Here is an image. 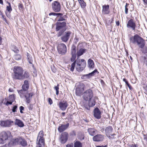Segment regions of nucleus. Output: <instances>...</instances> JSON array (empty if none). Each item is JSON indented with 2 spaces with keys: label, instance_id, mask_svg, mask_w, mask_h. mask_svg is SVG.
Wrapping results in <instances>:
<instances>
[{
  "label": "nucleus",
  "instance_id": "e433bc0d",
  "mask_svg": "<svg viewBox=\"0 0 147 147\" xmlns=\"http://www.w3.org/2000/svg\"><path fill=\"white\" fill-rule=\"evenodd\" d=\"M76 61H74L71 64V67L70 68V70L72 71H74L76 65Z\"/></svg>",
  "mask_w": 147,
  "mask_h": 147
},
{
  "label": "nucleus",
  "instance_id": "de8ad7c7",
  "mask_svg": "<svg viewBox=\"0 0 147 147\" xmlns=\"http://www.w3.org/2000/svg\"><path fill=\"white\" fill-rule=\"evenodd\" d=\"M18 107L17 105L14 106L12 109V111L13 112H16L17 109Z\"/></svg>",
  "mask_w": 147,
  "mask_h": 147
},
{
  "label": "nucleus",
  "instance_id": "2f4dec72",
  "mask_svg": "<svg viewBox=\"0 0 147 147\" xmlns=\"http://www.w3.org/2000/svg\"><path fill=\"white\" fill-rule=\"evenodd\" d=\"M60 16L59 17L58 16H57V18H57V22H61L62 21H65L66 20V19H65L67 17V16L66 15H65L64 16H63V15H59Z\"/></svg>",
  "mask_w": 147,
  "mask_h": 147
},
{
  "label": "nucleus",
  "instance_id": "aec40b11",
  "mask_svg": "<svg viewBox=\"0 0 147 147\" xmlns=\"http://www.w3.org/2000/svg\"><path fill=\"white\" fill-rule=\"evenodd\" d=\"M110 12L109 5L105 4L102 6V14L103 15L109 14Z\"/></svg>",
  "mask_w": 147,
  "mask_h": 147
},
{
  "label": "nucleus",
  "instance_id": "a878e982",
  "mask_svg": "<svg viewBox=\"0 0 147 147\" xmlns=\"http://www.w3.org/2000/svg\"><path fill=\"white\" fill-rule=\"evenodd\" d=\"M98 98L97 97H95L94 98L92 99H90L88 100V103L91 107H94L96 103V101H95V99H97Z\"/></svg>",
  "mask_w": 147,
  "mask_h": 147
},
{
  "label": "nucleus",
  "instance_id": "49530a36",
  "mask_svg": "<svg viewBox=\"0 0 147 147\" xmlns=\"http://www.w3.org/2000/svg\"><path fill=\"white\" fill-rule=\"evenodd\" d=\"M18 6L19 9L20 10H22L24 9L23 5L21 3H19Z\"/></svg>",
  "mask_w": 147,
  "mask_h": 147
},
{
  "label": "nucleus",
  "instance_id": "dca6fc26",
  "mask_svg": "<svg viewBox=\"0 0 147 147\" xmlns=\"http://www.w3.org/2000/svg\"><path fill=\"white\" fill-rule=\"evenodd\" d=\"M71 32L69 31L65 32L64 34H62L61 37V39L62 41L66 42L68 40L71 34Z\"/></svg>",
  "mask_w": 147,
  "mask_h": 147
},
{
  "label": "nucleus",
  "instance_id": "20e7f679",
  "mask_svg": "<svg viewBox=\"0 0 147 147\" xmlns=\"http://www.w3.org/2000/svg\"><path fill=\"white\" fill-rule=\"evenodd\" d=\"M26 91H27L22 89L18 90V92L20 97L22 98L25 97L26 98V102L29 103L30 102V100L31 99L33 95L34 94L33 92L28 93V92H26Z\"/></svg>",
  "mask_w": 147,
  "mask_h": 147
},
{
  "label": "nucleus",
  "instance_id": "5701e85b",
  "mask_svg": "<svg viewBox=\"0 0 147 147\" xmlns=\"http://www.w3.org/2000/svg\"><path fill=\"white\" fill-rule=\"evenodd\" d=\"M104 139V136L101 134H97L94 136L93 140L95 142H100L102 141Z\"/></svg>",
  "mask_w": 147,
  "mask_h": 147
},
{
  "label": "nucleus",
  "instance_id": "f704fd0d",
  "mask_svg": "<svg viewBox=\"0 0 147 147\" xmlns=\"http://www.w3.org/2000/svg\"><path fill=\"white\" fill-rule=\"evenodd\" d=\"M82 144L79 141H76L74 142V147H82Z\"/></svg>",
  "mask_w": 147,
  "mask_h": 147
},
{
  "label": "nucleus",
  "instance_id": "0e129e2a",
  "mask_svg": "<svg viewBox=\"0 0 147 147\" xmlns=\"http://www.w3.org/2000/svg\"><path fill=\"white\" fill-rule=\"evenodd\" d=\"M9 91L11 92H13V90L12 88H9Z\"/></svg>",
  "mask_w": 147,
  "mask_h": 147
},
{
  "label": "nucleus",
  "instance_id": "9d476101",
  "mask_svg": "<svg viewBox=\"0 0 147 147\" xmlns=\"http://www.w3.org/2000/svg\"><path fill=\"white\" fill-rule=\"evenodd\" d=\"M86 89L85 84L83 83H80L77 86L76 89V94L78 96L82 95Z\"/></svg>",
  "mask_w": 147,
  "mask_h": 147
},
{
  "label": "nucleus",
  "instance_id": "473e14b6",
  "mask_svg": "<svg viewBox=\"0 0 147 147\" xmlns=\"http://www.w3.org/2000/svg\"><path fill=\"white\" fill-rule=\"evenodd\" d=\"M88 67L90 68H93L94 67V63L92 59H89L88 61Z\"/></svg>",
  "mask_w": 147,
  "mask_h": 147
},
{
  "label": "nucleus",
  "instance_id": "ddd939ff",
  "mask_svg": "<svg viewBox=\"0 0 147 147\" xmlns=\"http://www.w3.org/2000/svg\"><path fill=\"white\" fill-rule=\"evenodd\" d=\"M52 10L55 12H59L61 10V5L60 3L57 1H53L51 4Z\"/></svg>",
  "mask_w": 147,
  "mask_h": 147
},
{
  "label": "nucleus",
  "instance_id": "a211bd4d",
  "mask_svg": "<svg viewBox=\"0 0 147 147\" xmlns=\"http://www.w3.org/2000/svg\"><path fill=\"white\" fill-rule=\"evenodd\" d=\"M69 135L67 132H62L61 135L60 140L61 143L62 144H64L67 141Z\"/></svg>",
  "mask_w": 147,
  "mask_h": 147
},
{
  "label": "nucleus",
  "instance_id": "338daca9",
  "mask_svg": "<svg viewBox=\"0 0 147 147\" xmlns=\"http://www.w3.org/2000/svg\"><path fill=\"white\" fill-rule=\"evenodd\" d=\"M0 3L2 5L3 4V0H0Z\"/></svg>",
  "mask_w": 147,
  "mask_h": 147
},
{
  "label": "nucleus",
  "instance_id": "774afa93",
  "mask_svg": "<svg viewBox=\"0 0 147 147\" xmlns=\"http://www.w3.org/2000/svg\"><path fill=\"white\" fill-rule=\"evenodd\" d=\"M144 138L147 141V134L146 135V136L144 137Z\"/></svg>",
  "mask_w": 147,
  "mask_h": 147
},
{
  "label": "nucleus",
  "instance_id": "4468645a",
  "mask_svg": "<svg viewBox=\"0 0 147 147\" xmlns=\"http://www.w3.org/2000/svg\"><path fill=\"white\" fill-rule=\"evenodd\" d=\"M127 27L129 29H131L135 31L136 27V24L134 19H131L129 20L127 24Z\"/></svg>",
  "mask_w": 147,
  "mask_h": 147
},
{
  "label": "nucleus",
  "instance_id": "3c124183",
  "mask_svg": "<svg viewBox=\"0 0 147 147\" xmlns=\"http://www.w3.org/2000/svg\"><path fill=\"white\" fill-rule=\"evenodd\" d=\"M143 75H144V78H145V79H146V78L147 79V71H145L144 72Z\"/></svg>",
  "mask_w": 147,
  "mask_h": 147
},
{
  "label": "nucleus",
  "instance_id": "6e6552de",
  "mask_svg": "<svg viewBox=\"0 0 147 147\" xmlns=\"http://www.w3.org/2000/svg\"><path fill=\"white\" fill-rule=\"evenodd\" d=\"M82 95L84 100L87 101L89 99H92L93 97V90L91 88H90L84 92Z\"/></svg>",
  "mask_w": 147,
  "mask_h": 147
},
{
  "label": "nucleus",
  "instance_id": "cd10ccee",
  "mask_svg": "<svg viewBox=\"0 0 147 147\" xmlns=\"http://www.w3.org/2000/svg\"><path fill=\"white\" fill-rule=\"evenodd\" d=\"M97 130L93 128H90L88 129V132L89 134L92 136H94L96 134V132Z\"/></svg>",
  "mask_w": 147,
  "mask_h": 147
},
{
  "label": "nucleus",
  "instance_id": "f3484780",
  "mask_svg": "<svg viewBox=\"0 0 147 147\" xmlns=\"http://www.w3.org/2000/svg\"><path fill=\"white\" fill-rule=\"evenodd\" d=\"M71 57L70 58V61L71 62H74L76 61L75 60L76 57V47L74 45L72 46L71 48Z\"/></svg>",
  "mask_w": 147,
  "mask_h": 147
},
{
  "label": "nucleus",
  "instance_id": "603ef678",
  "mask_svg": "<svg viewBox=\"0 0 147 147\" xmlns=\"http://www.w3.org/2000/svg\"><path fill=\"white\" fill-rule=\"evenodd\" d=\"M84 135H81L79 138V139L81 140H84Z\"/></svg>",
  "mask_w": 147,
  "mask_h": 147
},
{
  "label": "nucleus",
  "instance_id": "bf43d9fd",
  "mask_svg": "<svg viewBox=\"0 0 147 147\" xmlns=\"http://www.w3.org/2000/svg\"><path fill=\"white\" fill-rule=\"evenodd\" d=\"M116 25L117 26H119L120 24V22L119 20L116 21Z\"/></svg>",
  "mask_w": 147,
  "mask_h": 147
},
{
  "label": "nucleus",
  "instance_id": "c9c22d12",
  "mask_svg": "<svg viewBox=\"0 0 147 147\" xmlns=\"http://www.w3.org/2000/svg\"><path fill=\"white\" fill-rule=\"evenodd\" d=\"M12 50L16 53H18L19 52V50L17 47L15 45L12 46Z\"/></svg>",
  "mask_w": 147,
  "mask_h": 147
},
{
  "label": "nucleus",
  "instance_id": "e2e57ef3",
  "mask_svg": "<svg viewBox=\"0 0 147 147\" xmlns=\"http://www.w3.org/2000/svg\"><path fill=\"white\" fill-rule=\"evenodd\" d=\"M74 40L76 42H78L79 40V38L77 37H76L74 38Z\"/></svg>",
  "mask_w": 147,
  "mask_h": 147
},
{
  "label": "nucleus",
  "instance_id": "c85d7f7f",
  "mask_svg": "<svg viewBox=\"0 0 147 147\" xmlns=\"http://www.w3.org/2000/svg\"><path fill=\"white\" fill-rule=\"evenodd\" d=\"M81 8L83 9H86V2L84 0H78Z\"/></svg>",
  "mask_w": 147,
  "mask_h": 147
},
{
  "label": "nucleus",
  "instance_id": "f03ea898",
  "mask_svg": "<svg viewBox=\"0 0 147 147\" xmlns=\"http://www.w3.org/2000/svg\"><path fill=\"white\" fill-rule=\"evenodd\" d=\"M67 24L65 21L62 22H57L55 24V30L56 31H59L57 34L58 37L61 36L66 30V27Z\"/></svg>",
  "mask_w": 147,
  "mask_h": 147
},
{
  "label": "nucleus",
  "instance_id": "412c9836",
  "mask_svg": "<svg viewBox=\"0 0 147 147\" xmlns=\"http://www.w3.org/2000/svg\"><path fill=\"white\" fill-rule=\"evenodd\" d=\"M94 117L96 119H99L101 117V113L98 107L95 108L93 111Z\"/></svg>",
  "mask_w": 147,
  "mask_h": 147
},
{
  "label": "nucleus",
  "instance_id": "8fccbe9b",
  "mask_svg": "<svg viewBox=\"0 0 147 147\" xmlns=\"http://www.w3.org/2000/svg\"><path fill=\"white\" fill-rule=\"evenodd\" d=\"M1 13V15H2V17L3 18V19H4V20L5 21V22L7 24H8V22L7 20H6V19L5 18H4V16L3 15L2 13L1 12V11H0Z\"/></svg>",
  "mask_w": 147,
  "mask_h": 147
},
{
  "label": "nucleus",
  "instance_id": "0eeeda50",
  "mask_svg": "<svg viewBox=\"0 0 147 147\" xmlns=\"http://www.w3.org/2000/svg\"><path fill=\"white\" fill-rule=\"evenodd\" d=\"M13 145H21L23 147H26L27 145V143L26 140L23 138L19 137L14 139L13 141Z\"/></svg>",
  "mask_w": 147,
  "mask_h": 147
},
{
  "label": "nucleus",
  "instance_id": "7c9ffc66",
  "mask_svg": "<svg viewBox=\"0 0 147 147\" xmlns=\"http://www.w3.org/2000/svg\"><path fill=\"white\" fill-rule=\"evenodd\" d=\"M30 76V74L29 72L27 71H25L22 75V76L20 78V80H22L25 78H29Z\"/></svg>",
  "mask_w": 147,
  "mask_h": 147
},
{
  "label": "nucleus",
  "instance_id": "4d7b16f0",
  "mask_svg": "<svg viewBox=\"0 0 147 147\" xmlns=\"http://www.w3.org/2000/svg\"><path fill=\"white\" fill-rule=\"evenodd\" d=\"M13 101V100L12 101H7L5 104L7 105H11Z\"/></svg>",
  "mask_w": 147,
  "mask_h": 147
},
{
  "label": "nucleus",
  "instance_id": "f8f14e48",
  "mask_svg": "<svg viewBox=\"0 0 147 147\" xmlns=\"http://www.w3.org/2000/svg\"><path fill=\"white\" fill-rule=\"evenodd\" d=\"M113 131V128L111 126L107 127L105 129V135L109 139L113 138L114 136L115 135V134H112Z\"/></svg>",
  "mask_w": 147,
  "mask_h": 147
},
{
  "label": "nucleus",
  "instance_id": "6e6d98bb",
  "mask_svg": "<svg viewBox=\"0 0 147 147\" xmlns=\"http://www.w3.org/2000/svg\"><path fill=\"white\" fill-rule=\"evenodd\" d=\"M143 2L144 5L145 6V7L147 6V0H142Z\"/></svg>",
  "mask_w": 147,
  "mask_h": 147
},
{
  "label": "nucleus",
  "instance_id": "a19ab883",
  "mask_svg": "<svg viewBox=\"0 0 147 147\" xmlns=\"http://www.w3.org/2000/svg\"><path fill=\"white\" fill-rule=\"evenodd\" d=\"M96 73H97L98 74L99 73V72L98 71L97 69H96L92 72L89 73V74L90 76H93Z\"/></svg>",
  "mask_w": 147,
  "mask_h": 147
},
{
  "label": "nucleus",
  "instance_id": "ea45409f",
  "mask_svg": "<svg viewBox=\"0 0 147 147\" xmlns=\"http://www.w3.org/2000/svg\"><path fill=\"white\" fill-rule=\"evenodd\" d=\"M83 105L88 110H90V109L91 107L90 106L88 103V104L87 103H84L83 104Z\"/></svg>",
  "mask_w": 147,
  "mask_h": 147
},
{
  "label": "nucleus",
  "instance_id": "79ce46f5",
  "mask_svg": "<svg viewBox=\"0 0 147 147\" xmlns=\"http://www.w3.org/2000/svg\"><path fill=\"white\" fill-rule=\"evenodd\" d=\"M90 76L89 74L84 75L82 76L81 78L83 79H87L89 78Z\"/></svg>",
  "mask_w": 147,
  "mask_h": 147
},
{
  "label": "nucleus",
  "instance_id": "393cba45",
  "mask_svg": "<svg viewBox=\"0 0 147 147\" xmlns=\"http://www.w3.org/2000/svg\"><path fill=\"white\" fill-rule=\"evenodd\" d=\"M15 124L21 127H23L24 126V125L23 121L18 119H16L15 120Z\"/></svg>",
  "mask_w": 147,
  "mask_h": 147
},
{
  "label": "nucleus",
  "instance_id": "1a4fd4ad",
  "mask_svg": "<svg viewBox=\"0 0 147 147\" xmlns=\"http://www.w3.org/2000/svg\"><path fill=\"white\" fill-rule=\"evenodd\" d=\"M44 132L43 131H40L37 137V140L38 139V147H44L45 146V139L44 138Z\"/></svg>",
  "mask_w": 147,
  "mask_h": 147
},
{
  "label": "nucleus",
  "instance_id": "c03bdc74",
  "mask_svg": "<svg viewBox=\"0 0 147 147\" xmlns=\"http://www.w3.org/2000/svg\"><path fill=\"white\" fill-rule=\"evenodd\" d=\"M129 5V4L126 3L125 6V12L126 14H127L128 13V8L127 7Z\"/></svg>",
  "mask_w": 147,
  "mask_h": 147
},
{
  "label": "nucleus",
  "instance_id": "a18cd8bd",
  "mask_svg": "<svg viewBox=\"0 0 147 147\" xmlns=\"http://www.w3.org/2000/svg\"><path fill=\"white\" fill-rule=\"evenodd\" d=\"M21 56L19 54H17L15 56V59L16 60H18L20 59Z\"/></svg>",
  "mask_w": 147,
  "mask_h": 147
},
{
  "label": "nucleus",
  "instance_id": "4c0bfd02",
  "mask_svg": "<svg viewBox=\"0 0 147 147\" xmlns=\"http://www.w3.org/2000/svg\"><path fill=\"white\" fill-rule=\"evenodd\" d=\"M49 16L53 15V16H59V15H63V14L60 13H56L55 12H51L49 13Z\"/></svg>",
  "mask_w": 147,
  "mask_h": 147
},
{
  "label": "nucleus",
  "instance_id": "09e8293b",
  "mask_svg": "<svg viewBox=\"0 0 147 147\" xmlns=\"http://www.w3.org/2000/svg\"><path fill=\"white\" fill-rule=\"evenodd\" d=\"M123 81L124 82L126 85L128 86V85H129V84H130L129 83V82H128V81L126 79V78H124L123 79Z\"/></svg>",
  "mask_w": 147,
  "mask_h": 147
},
{
  "label": "nucleus",
  "instance_id": "39448f33",
  "mask_svg": "<svg viewBox=\"0 0 147 147\" xmlns=\"http://www.w3.org/2000/svg\"><path fill=\"white\" fill-rule=\"evenodd\" d=\"M86 64V62L84 59H81L76 60V70L79 72H82L84 69Z\"/></svg>",
  "mask_w": 147,
  "mask_h": 147
},
{
  "label": "nucleus",
  "instance_id": "c756f323",
  "mask_svg": "<svg viewBox=\"0 0 147 147\" xmlns=\"http://www.w3.org/2000/svg\"><path fill=\"white\" fill-rule=\"evenodd\" d=\"M86 49H85L81 48L77 51V55L78 57L82 55L85 52Z\"/></svg>",
  "mask_w": 147,
  "mask_h": 147
},
{
  "label": "nucleus",
  "instance_id": "f257e3e1",
  "mask_svg": "<svg viewBox=\"0 0 147 147\" xmlns=\"http://www.w3.org/2000/svg\"><path fill=\"white\" fill-rule=\"evenodd\" d=\"M131 42L137 45L140 49L142 53L144 54L147 53V47L145 46L144 39L138 34H136L130 38Z\"/></svg>",
  "mask_w": 147,
  "mask_h": 147
},
{
  "label": "nucleus",
  "instance_id": "2eb2a0df",
  "mask_svg": "<svg viewBox=\"0 0 147 147\" xmlns=\"http://www.w3.org/2000/svg\"><path fill=\"white\" fill-rule=\"evenodd\" d=\"M13 123V121L10 119H8L5 121H1L0 125L2 127H10Z\"/></svg>",
  "mask_w": 147,
  "mask_h": 147
},
{
  "label": "nucleus",
  "instance_id": "7ed1b4c3",
  "mask_svg": "<svg viewBox=\"0 0 147 147\" xmlns=\"http://www.w3.org/2000/svg\"><path fill=\"white\" fill-rule=\"evenodd\" d=\"M13 74L12 77L13 79L20 80V78L24 71L23 68L20 66H15L13 68Z\"/></svg>",
  "mask_w": 147,
  "mask_h": 147
},
{
  "label": "nucleus",
  "instance_id": "bb28decb",
  "mask_svg": "<svg viewBox=\"0 0 147 147\" xmlns=\"http://www.w3.org/2000/svg\"><path fill=\"white\" fill-rule=\"evenodd\" d=\"M29 88V84L28 81L27 80L24 81V84L22 86V89L25 90L27 91Z\"/></svg>",
  "mask_w": 147,
  "mask_h": 147
},
{
  "label": "nucleus",
  "instance_id": "6ab92c4d",
  "mask_svg": "<svg viewBox=\"0 0 147 147\" xmlns=\"http://www.w3.org/2000/svg\"><path fill=\"white\" fill-rule=\"evenodd\" d=\"M58 105L61 110L62 111H64L67 109L68 106V104L67 101L63 100L60 102L58 104Z\"/></svg>",
  "mask_w": 147,
  "mask_h": 147
},
{
  "label": "nucleus",
  "instance_id": "864d4df0",
  "mask_svg": "<svg viewBox=\"0 0 147 147\" xmlns=\"http://www.w3.org/2000/svg\"><path fill=\"white\" fill-rule=\"evenodd\" d=\"M48 101L50 105H51L53 103V101L51 98H48Z\"/></svg>",
  "mask_w": 147,
  "mask_h": 147
},
{
  "label": "nucleus",
  "instance_id": "b1692460",
  "mask_svg": "<svg viewBox=\"0 0 147 147\" xmlns=\"http://www.w3.org/2000/svg\"><path fill=\"white\" fill-rule=\"evenodd\" d=\"M69 123H68L66 125H62L58 128V130L59 132H61L66 129L69 126Z\"/></svg>",
  "mask_w": 147,
  "mask_h": 147
},
{
  "label": "nucleus",
  "instance_id": "13d9d810",
  "mask_svg": "<svg viewBox=\"0 0 147 147\" xmlns=\"http://www.w3.org/2000/svg\"><path fill=\"white\" fill-rule=\"evenodd\" d=\"M131 147H138V145L135 144H131L130 145Z\"/></svg>",
  "mask_w": 147,
  "mask_h": 147
},
{
  "label": "nucleus",
  "instance_id": "9b49d317",
  "mask_svg": "<svg viewBox=\"0 0 147 147\" xmlns=\"http://www.w3.org/2000/svg\"><path fill=\"white\" fill-rule=\"evenodd\" d=\"M57 49L59 53L62 55L65 54L67 51V48L66 45L62 43L58 45Z\"/></svg>",
  "mask_w": 147,
  "mask_h": 147
},
{
  "label": "nucleus",
  "instance_id": "58836bf2",
  "mask_svg": "<svg viewBox=\"0 0 147 147\" xmlns=\"http://www.w3.org/2000/svg\"><path fill=\"white\" fill-rule=\"evenodd\" d=\"M59 84H58L56 86H55L54 87V89L56 91V94L57 95H58L59 93Z\"/></svg>",
  "mask_w": 147,
  "mask_h": 147
},
{
  "label": "nucleus",
  "instance_id": "052dcab7",
  "mask_svg": "<svg viewBox=\"0 0 147 147\" xmlns=\"http://www.w3.org/2000/svg\"><path fill=\"white\" fill-rule=\"evenodd\" d=\"M127 86L130 90H133V88L130 84L128 85Z\"/></svg>",
  "mask_w": 147,
  "mask_h": 147
},
{
  "label": "nucleus",
  "instance_id": "37998d69",
  "mask_svg": "<svg viewBox=\"0 0 147 147\" xmlns=\"http://www.w3.org/2000/svg\"><path fill=\"white\" fill-rule=\"evenodd\" d=\"M143 62L147 66V55H146L143 57Z\"/></svg>",
  "mask_w": 147,
  "mask_h": 147
},
{
  "label": "nucleus",
  "instance_id": "423d86ee",
  "mask_svg": "<svg viewBox=\"0 0 147 147\" xmlns=\"http://www.w3.org/2000/svg\"><path fill=\"white\" fill-rule=\"evenodd\" d=\"M11 135V133L9 131H3L1 132L0 133V144L5 143Z\"/></svg>",
  "mask_w": 147,
  "mask_h": 147
},
{
  "label": "nucleus",
  "instance_id": "5fc2aeb1",
  "mask_svg": "<svg viewBox=\"0 0 147 147\" xmlns=\"http://www.w3.org/2000/svg\"><path fill=\"white\" fill-rule=\"evenodd\" d=\"M20 113H23V112L22 111L24 110V107L22 106H20Z\"/></svg>",
  "mask_w": 147,
  "mask_h": 147
},
{
  "label": "nucleus",
  "instance_id": "72a5a7b5",
  "mask_svg": "<svg viewBox=\"0 0 147 147\" xmlns=\"http://www.w3.org/2000/svg\"><path fill=\"white\" fill-rule=\"evenodd\" d=\"M7 3L8 4V6H7L6 7V12L7 11L9 13H10L12 11V9L11 6V4L8 1H7Z\"/></svg>",
  "mask_w": 147,
  "mask_h": 147
},
{
  "label": "nucleus",
  "instance_id": "4be33fe9",
  "mask_svg": "<svg viewBox=\"0 0 147 147\" xmlns=\"http://www.w3.org/2000/svg\"><path fill=\"white\" fill-rule=\"evenodd\" d=\"M147 80L145 78H142L141 84L143 86L142 88L144 92L146 94H147V84H146Z\"/></svg>",
  "mask_w": 147,
  "mask_h": 147
},
{
  "label": "nucleus",
  "instance_id": "680f3d73",
  "mask_svg": "<svg viewBox=\"0 0 147 147\" xmlns=\"http://www.w3.org/2000/svg\"><path fill=\"white\" fill-rule=\"evenodd\" d=\"M66 147H73V145L72 144H67Z\"/></svg>",
  "mask_w": 147,
  "mask_h": 147
},
{
  "label": "nucleus",
  "instance_id": "69168bd1",
  "mask_svg": "<svg viewBox=\"0 0 147 147\" xmlns=\"http://www.w3.org/2000/svg\"><path fill=\"white\" fill-rule=\"evenodd\" d=\"M100 131L102 132H103L104 131V128L103 127H101V129H100Z\"/></svg>",
  "mask_w": 147,
  "mask_h": 147
}]
</instances>
